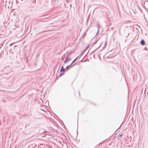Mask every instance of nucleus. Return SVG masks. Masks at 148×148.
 Returning a JSON list of instances; mask_svg holds the SVG:
<instances>
[{"label": "nucleus", "mask_w": 148, "mask_h": 148, "mask_svg": "<svg viewBox=\"0 0 148 148\" xmlns=\"http://www.w3.org/2000/svg\"><path fill=\"white\" fill-rule=\"evenodd\" d=\"M71 60V59L68 56H67L64 61V63H66L67 62Z\"/></svg>", "instance_id": "1"}, {"label": "nucleus", "mask_w": 148, "mask_h": 148, "mask_svg": "<svg viewBox=\"0 0 148 148\" xmlns=\"http://www.w3.org/2000/svg\"><path fill=\"white\" fill-rule=\"evenodd\" d=\"M141 44L143 45L145 44V42L143 40H142L140 42Z\"/></svg>", "instance_id": "2"}, {"label": "nucleus", "mask_w": 148, "mask_h": 148, "mask_svg": "<svg viewBox=\"0 0 148 148\" xmlns=\"http://www.w3.org/2000/svg\"><path fill=\"white\" fill-rule=\"evenodd\" d=\"M64 68L63 66H62L61 69V71L64 72Z\"/></svg>", "instance_id": "3"}, {"label": "nucleus", "mask_w": 148, "mask_h": 148, "mask_svg": "<svg viewBox=\"0 0 148 148\" xmlns=\"http://www.w3.org/2000/svg\"><path fill=\"white\" fill-rule=\"evenodd\" d=\"M77 59V58H76V59H75L73 61V62H72V64Z\"/></svg>", "instance_id": "4"}, {"label": "nucleus", "mask_w": 148, "mask_h": 148, "mask_svg": "<svg viewBox=\"0 0 148 148\" xmlns=\"http://www.w3.org/2000/svg\"><path fill=\"white\" fill-rule=\"evenodd\" d=\"M78 94H79V96H80V93H79Z\"/></svg>", "instance_id": "5"}, {"label": "nucleus", "mask_w": 148, "mask_h": 148, "mask_svg": "<svg viewBox=\"0 0 148 148\" xmlns=\"http://www.w3.org/2000/svg\"><path fill=\"white\" fill-rule=\"evenodd\" d=\"M120 136H122V135H121Z\"/></svg>", "instance_id": "6"}]
</instances>
